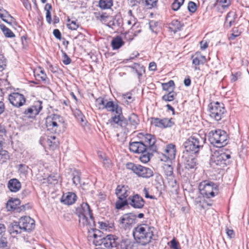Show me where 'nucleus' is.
Masks as SVG:
<instances>
[{"label":"nucleus","mask_w":249,"mask_h":249,"mask_svg":"<svg viewBox=\"0 0 249 249\" xmlns=\"http://www.w3.org/2000/svg\"><path fill=\"white\" fill-rule=\"evenodd\" d=\"M139 137L141 139L139 142L129 143V150L135 153H141L140 159L142 162L147 163L150 160L149 155L157 150L155 145V137L150 134L140 133Z\"/></svg>","instance_id":"nucleus-1"},{"label":"nucleus","mask_w":249,"mask_h":249,"mask_svg":"<svg viewBox=\"0 0 249 249\" xmlns=\"http://www.w3.org/2000/svg\"><path fill=\"white\" fill-rule=\"evenodd\" d=\"M109 122L111 125L115 124L120 126L123 129L124 133L127 134L129 131L137 128L140 120L137 115L132 113L128 117V120H126L122 113L120 116L112 117L109 120Z\"/></svg>","instance_id":"nucleus-2"},{"label":"nucleus","mask_w":249,"mask_h":249,"mask_svg":"<svg viewBox=\"0 0 249 249\" xmlns=\"http://www.w3.org/2000/svg\"><path fill=\"white\" fill-rule=\"evenodd\" d=\"M153 227L147 224H141L134 228L133 235L136 242L144 246L148 244L153 236L154 230Z\"/></svg>","instance_id":"nucleus-3"},{"label":"nucleus","mask_w":249,"mask_h":249,"mask_svg":"<svg viewBox=\"0 0 249 249\" xmlns=\"http://www.w3.org/2000/svg\"><path fill=\"white\" fill-rule=\"evenodd\" d=\"M87 229H89L93 231L92 236L94 240L93 242L96 246H103L105 248L108 249H117L118 248V243L117 242L118 238L113 235H108L106 237H103L101 232L96 229L92 227V229L89 227H87Z\"/></svg>","instance_id":"nucleus-4"},{"label":"nucleus","mask_w":249,"mask_h":249,"mask_svg":"<svg viewBox=\"0 0 249 249\" xmlns=\"http://www.w3.org/2000/svg\"><path fill=\"white\" fill-rule=\"evenodd\" d=\"M76 211L79 217L80 224L82 225L84 227H89L91 229L95 226V222L91 210L87 203H83L80 207L76 209Z\"/></svg>","instance_id":"nucleus-5"},{"label":"nucleus","mask_w":249,"mask_h":249,"mask_svg":"<svg viewBox=\"0 0 249 249\" xmlns=\"http://www.w3.org/2000/svg\"><path fill=\"white\" fill-rule=\"evenodd\" d=\"M208 137L210 143L217 147H223L228 143L227 133L221 129L211 131Z\"/></svg>","instance_id":"nucleus-6"},{"label":"nucleus","mask_w":249,"mask_h":249,"mask_svg":"<svg viewBox=\"0 0 249 249\" xmlns=\"http://www.w3.org/2000/svg\"><path fill=\"white\" fill-rule=\"evenodd\" d=\"M205 142V139L196 134L188 138L184 143V148L187 152L196 153L203 147Z\"/></svg>","instance_id":"nucleus-7"},{"label":"nucleus","mask_w":249,"mask_h":249,"mask_svg":"<svg viewBox=\"0 0 249 249\" xmlns=\"http://www.w3.org/2000/svg\"><path fill=\"white\" fill-rule=\"evenodd\" d=\"M198 189L200 193L206 198L214 197L218 194V187L213 182L204 180L199 183Z\"/></svg>","instance_id":"nucleus-8"},{"label":"nucleus","mask_w":249,"mask_h":249,"mask_svg":"<svg viewBox=\"0 0 249 249\" xmlns=\"http://www.w3.org/2000/svg\"><path fill=\"white\" fill-rule=\"evenodd\" d=\"M64 120L62 117L57 114H53L46 118V125L48 130L52 133H57L60 129L64 127Z\"/></svg>","instance_id":"nucleus-9"},{"label":"nucleus","mask_w":249,"mask_h":249,"mask_svg":"<svg viewBox=\"0 0 249 249\" xmlns=\"http://www.w3.org/2000/svg\"><path fill=\"white\" fill-rule=\"evenodd\" d=\"M209 111L210 117L217 121L223 118L226 113L224 105L218 102L211 103L209 105Z\"/></svg>","instance_id":"nucleus-10"},{"label":"nucleus","mask_w":249,"mask_h":249,"mask_svg":"<svg viewBox=\"0 0 249 249\" xmlns=\"http://www.w3.org/2000/svg\"><path fill=\"white\" fill-rule=\"evenodd\" d=\"M126 167L140 177L149 178L153 175V172L151 169L140 164L129 162L126 164Z\"/></svg>","instance_id":"nucleus-11"},{"label":"nucleus","mask_w":249,"mask_h":249,"mask_svg":"<svg viewBox=\"0 0 249 249\" xmlns=\"http://www.w3.org/2000/svg\"><path fill=\"white\" fill-rule=\"evenodd\" d=\"M231 158V156L226 153H214L211 158V162L221 167L227 164V161Z\"/></svg>","instance_id":"nucleus-12"},{"label":"nucleus","mask_w":249,"mask_h":249,"mask_svg":"<svg viewBox=\"0 0 249 249\" xmlns=\"http://www.w3.org/2000/svg\"><path fill=\"white\" fill-rule=\"evenodd\" d=\"M136 218L137 216L132 213L124 214L120 218V224L124 229L129 228L135 223Z\"/></svg>","instance_id":"nucleus-13"},{"label":"nucleus","mask_w":249,"mask_h":249,"mask_svg":"<svg viewBox=\"0 0 249 249\" xmlns=\"http://www.w3.org/2000/svg\"><path fill=\"white\" fill-rule=\"evenodd\" d=\"M8 99L14 107H19L23 106L26 102L24 95L18 92H13L9 95Z\"/></svg>","instance_id":"nucleus-14"},{"label":"nucleus","mask_w":249,"mask_h":249,"mask_svg":"<svg viewBox=\"0 0 249 249\" xmlns=\"http://www.w3.org/2000/svg\"><path fill=\"white\" fill-rule=\"evenodd\" d=\"M172 120V118H164L160 119L158 118H151V123L154 126L160 128L170 127L174 124Z\"/></svg>","instance_id":"nucleus-15"},{"label":"nucleus","mask_w":249,"mask_h":249,"mask_svg":"<svg viewBox=\"0 0 249 249\" xmlns=\"http://www.w3.org/2000/svg\"><path fill=\"white\" fill-rule=\"evenodd\" d=\"M42 102L40 101L35 102L33 106L26 109L24 113L28 117L33 118L37 115L42 108Z\"/></svg>","instance_id":"nucleus-16"},{"label":"nucleus","mask_w":249,"mask_h":249,"mask_svg":"<svg viewBox=\"0 0 249 249\" xmlns=\"http://www.w3.org/2000/svg\"><path fill=\"white\" fill-rule=\"evenodd\" d=\"M129 205L135 209H142L143 207L145 201L143 198L138 194L130 196L128 198Z\"/></svg>","instance_id":"nucleus-17"},{"label":"nucleus","mask_w":249,"mask_h":249,"mask_svg":"<svg viewBox=\"0 0 249 249\" xmlns=\"http://www.w3.org/2000/svg\"><path fill=\"white\" fill-rule=\"evenodd\" d=\"M19 220L20 221V225L23 231H31L35 228V220L30 217H21Z\"/></svg>","instance_id":"nucleus-18"},{"label":"nucleus","mask_w":249,"mask_h":249,"mask_svg":"<svg viewBox=\"0 0 249 249\" xmlns=\"http://www.w3.org/2000/svg\"><path fill=\"white\" fill-rule=\"evenodd\" d=\"M106 109L108 111L115 112L116 115L113 117L120 116L122 113V107L117 104H115L112 101H108L107 99L104 106V109Z\"/></svg>","instance_id":"nucleus-19"},{"label":"nucleus","mask_w":249,"mask_h":249,"mask_svg":"<svg viewBox=\"0 0 249 249\" xmlns=\"http://www.w3.org/2000/svg\"><path fill=\"white\" fill-rule=\"evenodd\" d=\"M77 196L72 192H67L63 194L61 199V203L67 205H71L74 204L77 200Z\"/></svg>","instance_id":"nucleus-20"},{"label":"nucleus","mask_w":249,"mask_h":249,"mask_svg":"<svg viewBox=\"0 0 249 249\" xmlns=\"http://www.w3.org/2000/svg\"><path fill=\"white\" fill-rule=\"evenodd\" d=\"M130 193L128 187L125 185H118L115 190V194L119 199H126Z\"/></svg>","instance_id":"nucleus-21"},{"label":"nucleus","mask_w":249,"mask_h":249,"mask_svg":"<svg viewBox=\"0 0 249 249\" xmlns=\"http://www.w3.org/2000/svg\"><path fill=\"white\" fill-rule=\"evenodd\" d=\"M0 18L9 25H12L15 23V18L1 6H0Z\"/></svg>","instance_id":"nucleus-22"},{"label":"nucleus","mask_w":249,"mask_h":249,"mask_svg":"<svg viewBox=\"0 0 249 249\" xmlns=\"http://www.w3.org/2000/svg\"><path fill=\"white\" fill-rule=\"evenodd\" d=\"M23 229L20 225V221L13 222L8 227V231L13 236L20 233Z\"/></svg>","instance_id":"nucleus-23"},{"label":"nucleus","mask_w":249,"mask_h":249,"mask_svg":"<svg viewBox=\"0 0 249 249\" xmlns=\"http://www.w3.org/2000/svg\"><path fill=\"white\" fill-rule=\"evenodd\" d=\"M176 154V146L173 144H169L166 146L165 149L164 155L167 157V159L170 160L175 158Z\"/></svg>","instance_id":"nucleus-24"},{"label":"nucleus","mask_w":249,"mask_h":249,"mask_svg":"<svg viewBox=\"0 0 249 249\" xmlns=\"http://www.w3.org/2000/svg\"><path fill=\"white\" fill-rule=\"evenodd\" d=\"M193 64L196 66L195 70H199L197 66L203 65L206 62L205 56L202 55L200 53H196L192 56Z\"/></svg>","instance_id":"nucleus-25"},{"label":"nucleus","mask_w":249,"mask_h":249,"mask_svg":"<svg viewBox=\"0 0 249 249\" xmlns=\"http://www.w3.org/2000/svg\"><path fill=\"white\" fill-rule=\"evenodd\" d=\"M164 173L167 178L171 180V185L173 187L175 186L177 184V181L174 179L173 177V168L169 165H165L164 166Z\"/></svg>","instance_id":"nucleus-26"},{"label":"nucleus","mask_w":249,"mask_h":249,"mask_svg":"<svg viewBox=\"0 0 249 249\" xmlns=\"http://www.w3.org/2000/svg\"><path fill=\"white\" fill-rule=\"evenodd\" d=\"M8 187L12 192H17L21 188L20 182L16 178L11 179L9 180Z\"/></svg>","instance_id":"nucleus-27"},{"label":"nucleus","mask_w":249,"mask_h":249,"mask_svg":"<svg viewBox=\"0 0 249 249\" xmlns=\"http://www.w3.org/2000/svg\"><path fill=\"white\" fill-rule=\"evenodd\" d=\"M118 246H120L121 249H133L134 243L129 239H122L120 242H118Z\"/></svg>","instance_id":"nucleus-28"},{"label":"nucleus","mask_w":249,"mask_h":249,"mask_svg":"<svg viewBox=\"0 0 249 249\" xmlns=\"http://www.w3.org/2000/svg\"><path fill=\"white\" fill-rule=\"evenodd\" d=\"M182 27V25L179 21L178 20H173L169 24V29L171 32L176 33L178 31L181 30Z\"/></svg>","instance_id":"nucleus-29"},{"label":"nucleus","mask_w":249,"mask_h":249,"mask_svg":"<svg viewBox=\"0 0 249 249\" xmlns=\"http://www.w3.org/2000/svg\"><path fill=\"white\" fill-rule=\"evenodd\" d=\"M196 163V160L192 156H188L186 158L184 162L185 167L188 169H192L195 168Z\"/></svg>","instance_id":"nucleus-30"},{"label":"nucleus","mask_w":249,"mask_h":249,"mask_svg":"<svg viewBox=\"0 0 249 249\" xmlns=\"http://www.w3.org/2000/svg\"><path fill=\"white\" fill-rule=\"evenodd\" d=\"M124 44L122 37L120 36H117L114 38L111 41V46L113 50L119 49Z\"/></svg>","instance_id":"nucleus-31"},{"label":"nucleus","mask_w":249,"mask_h":249,"mask_svg":"<svg viewBox=\"0 0 249 249\" xmlns=\"http://www.w3.org/2000/svg\"><path fill=\"white\" fill-rule=\"evenodd\" d=\"M129 67L135 71L139 77H141L145 71L144 67L139 63H134L133 65L130 66Z\"/></svg>","instance_id":"nucleus-32"},{"label":"nucleus","mask_w":249,"mask_h":249,"mask_svg":"<svg viewBox=\"0 0 249 249\" xmlns=\"http://www.w3.org/2000/svg\"><path fill=\"white\" fill-rule=\"evenodd\" d=\"M0 29L6 37L13 38L15 36L14 33L4 24H0Z\"/></svg>","instance_id":"nucleus-33"},{"label":"nucleus","mask_w":249,"mask_h":249,"mask_svg":"<svg viewBox=\"0 0 249 249\" xmlns=\"http://www.w3.org/2000/svg\"><path fill=\"white\" fill-rule=\"evenodd\" d=\"M10 159L9 153L6 150H3L2 144L0 142V161L2 163L6 162Z\"/></svg>","instance_id":"nucleus-34"},{"label":"nucleus","mask_w":249,"mask_h":249,"mask_svg":"<svg viewBox=\"0 0 249 249\" xmlns=\"http://www.w3.org/2000/svg\"><path fill=\"white\" fill-rule=\"evenodd\" d=\"M112 5V0H100L99 2V7L102 9H109L111 7Z\"/></svg>","instance_id":"nucleus-35"},{"label":"nucleus","mask_w":249,"mask_h":249,"mask_svg":"<svg viewBox=\"0 0 249 249\" xmlns=\"http://www.w3.org/2000/svg\"><path fill=\"white\" fill-rule=\"evenodd\" d=\"M47 143L50 147L53 148H55L58 144V141L56 140V137L54 135L48 136Z\"/></svg>","instance_id":"nucleus-36"},{"label":"nucleus","mask_w":249,"mask_h":249,"mask_svg":"<svg viewBox=\"0 0 249 249\" xmlns=\"http://www.w3.org/2000/svg\"><path fill=\"white\" fill-rule=\"evenodd\" d=\"M107 100V99L100 97L95 100V105L99 109L103 110Z\"/></svg>","instance_id":"nucleus-37"},{"label":"nucleus","mask_w":249,"mask_h":249,"mask_svg":"<svg viewBox=\"0 0 249 249\" xmlns=\"http://www.w3.org/2000/svg\"><path fill=\"white\" fill-rule=\"evenodd\" d=\"M177 94L174 91L171 90L168 92L166 94L164 95L162 97V99L166 102H171L174 100Z\"/></svg>","instance_id":"nucleus-38"},{"label":"nucleus","mask_w":249,"mask_h":249,"mask_svg":"<svg viewBox=\"0 0 249 249\" xmlns=\"http://www.w3.org/2000/svg\"><path fill=\"white\" fill-rule=\"evenodd\" d=\"M231 3V0H216V4L223 9L227 8Z\"/></svg>","instance_id":"nucleus-39"},{"label":"nucleus","mask_w":249,"mask_h":249,"mask_svg":"<svg viewBox=\"0 0 249 249\" xmlns=\"http://www.w3.org/2000/svg\"><path fill=\"white\" fill-rule=\"evenodd\" d=\"M174 86V82L173 80H170L167 83L162 84L163 89L165 91H168V92L171 91V90L173 91Z\"/></svg>","instance_id":"nucleus-40"},{"label":"nucleus","mask_w":249,"mask_h":249,"mask_svg":"<svg viewBox=\"0 0 249 249\" xmlns=\"http://www.w3.org/2000/svg\"><path fill=\"white\" fill-rule=\"evenodd\" d=\"M158 0H142V3L148 9H151L157 6Z\"/></svg>","instance_id":"nucleus-41"},{"label":"nucleus","mask_w":249,"mask_h":249,"mask_svg":"<svg viewBox=\"0 0 249 249\" xmlns=\"http://www.w3.org/2000/svg\"><path fill=\"white\" fill-rule=\"evenodd\" d=\"M128 200L127 199H119L116 202L115 206L117 209H121L125 206L128 205Z\"/></svg>","instance_id":"nucleus-42"},{"label":"nucleus","mask_w":249,"mask_h":249,"mask_svg":"<svg viewBox=\"0 0 249 249\" xmlns=\"http://www.w3.org/2000/svg\"><path fill=\"white\" fill-rule=\"evenodd\" d=\"M241 31L239 30L238 27H234L231 30V34L229 37L230 40H234L236 37L239 36Z\"/></svg>","instance_id":"nucleus-43"},{"label":"nucleus","mask_w":249,"mask_h":249,"mask_svg":"<svg viewBox=\"0 0 249 249\" xmlns=\"http://www.w3.org/2000/svg\"><path fill=\"white\" fill-rule=\"evenodd\" d=\"M20 200L18 199H15L14 200H10L7 202V207H10L12 209H15L18 205L19 204Z\"/></svg>","instance_id":"nucleus-44"},{"label":"nucleus","mask_w":249,"mask_h":249,"mask_svg":"<svg viewBox=\"0 0 249 249\" xmlns=\"http://www.w3.org/2000/svg\"><path fill=\"white\" fill-rule=\"evenodd\" d=\"M184 0H175L172 4V9L174 11H177L184 3Z\"/></svg>","instance_id":"nucleus-45"},{"label":"nucleus","mask_w":249,"mask_h":249,"mask_svg":"<svg viewBox=\"0 0 249 249\" xmlns=\"http://www.w3.org/2000/svg\"><path fill=\"white\" fill-rule=\"evenodd\" d=\"M122 97L124 102L127 104L131 103L134 100V98L132 96V94L130 93L123 94Z\"/></svg>","instance_id":"nucleus-46"},{"label":"nucleus","mask_w":249,"mask_h":249,"mask_svg":"<svg viewBox=\"0 0 249 249\" xmlns=\"http://www.w3.org/2000/svg\"><path fill=\"white\" fill-rule=\"evenodd\" d=\"M72 112L73 115L78 120H80L81 122H84V116L82 112L79 109H75V110H72Z\"/></svg>","instance_id":"nucleus-47"},{"label":"nucleus","mask_w":249,"mask_h":249,"mask_svg":"<svg viewBox=\"0 0 249 249\" xmlns=\"http://www.w3.org/2000/svg\"><path fill=\"white\" fill-rule=\"evenodd\" d=\"M34 75L36 77V79L38 81H41L45 82L47 79L46 73L38 74V73L35 72Z\"/></svg>","instance_id":"nucleus-48"},{"label":"nucleus","mask_w":249,"mask_h":249,"mask_svg":"<svg viewBox=\"0 0 249 249\" xmlns=\"http://www.w3.org/2000/svg\"><path fill=\"white\" fill-rule=\"evenodd\" d=\"M72 182L75 185H77L80 183V175L79 172H75L73 173Z\"/></svg>","instance_id":"nucleus-49"},{"label":"nucleus","mask_w":249,"mask_h":249,"mask_svg":"<svg viewBox=\"0 0 249 249\" xmlns=\"http://www.w3.org/2000/svg\"><path fill=\"white\" fill-rule=\"evenodd\" d=\"M68 27L71 30H76L79 27V24L76 20H72L70 23L67 24Z\"/></svg>","instance_id":"nucleus-50"},{"label":"nucleus","mask_w":249,"mask_h":249,"mask_svg":"<svg viewBox=\"0 0 249 249\" xmlns=\"http://www.w3.org/2000/svg\"><path fill=\"white\" fill-rule=\"evenodd\" d=\"M236 18V15L235 13V12H230L228 13V14H227V15L226 16V18L225 19V21H230L231 20L235 21V19Z\"/></svg>","instance_id":"nucleus-51"},{"label":"nucleus","mask_w":249,"mask_h":249,"mask_svg":"<svg viewBox=\"0 0 249 249\" xmlns=\"http://www.w3.org/2000/svg\"><path fill=\"white\" fill-rule=\"evenodd\" d=\"M188 9L191 13H194L196 10V5L193 1H189L188 4Z\"/></svg>","instance_id":"nucleus-52"},{"label":"nucleus","mask_w":249,"mask_h":249,"mask_svg":"<svg viewBox=\"0 0 249 249\" xmlns=\"http://www.w3.org/2000/svg\"><path fill=\"white\" fill-rule=\"evenodd\" d=\"M6 67V60L3 55L0 54V71H2Z\"/></svg>","instance_id":"nucleus-53"},{"label":"nucleus","mask_w":249,"mask_h":249,"mask_svg":"<svg viewBox=\"0 0 249 249\" xmlns=\"http://www.w3.org/2000/svg\"><path fill=\"white\" fill-rule=\"evenodd\" d=\"M170 247L173 249H180L179 247L178 243L175 239H172L171 242Z\"/></svg>","instance_id":"nucleus-54"},{"label":"nucleus","mask_w":249,"mask_h":249,"mask_svg":"<svg viewBox=\"0 0 249 249\" xmlns=\"http://www.w3.org/2000/svg\"><path fill=\"white\" fill-rule=\"evenodd\" d=\"M63 62L65 65H68L71 63V59L68 55L65 53H63Z\"/></svg>","instance_id":"nucleus-55"},{"label":"nucleus","mask_w":249,"mask_h":249,"mask_svg":"<svg viewBox=\"0 0 249 249\" xmlns=\"http://www.w3.org/2000/svg\"><path fill=\"white\" fill-rule=\"evenodd\" d=\"M8 242L7 239L4 237H1L0 238V248H4L7 246Z\"/></svg>","instance_id":"nucleus-56"},{"label":"nucleus","mask_w":249,"mask_h":249,"mask_svg":"<svg viewBox=\"0 0 249 249\" xmlns=\"http://www.w3.org/2000/svg\"><path fill=\"white\" fill-rule=\"evenodd\" d=\"M143 193L144 194V196L146 198H150L151 199H156V197L154 196L150 195L148 193V189L146 188L143 189Z\"/></svg>","instance_id":"nucleus-57"},{"label":"nucleus","mask_w":249,"mask_h":249,"mask_svg":"<svg viewBox=\"0 0 249 249\" xmlns=\"http://www.w3.org/2000/svg\"><path fill=\"white\" fill-rule=\"evenodd\" d=\"M241 76L240 72H236L235 74H232L231 75V82H234L237 80L239 77Z\"/></svg>","instance_id":"nucleus-58"},{"label":"nucleus","mask_w":249,"mask_h":249,"mask_svg":"<svg viewBox=\"0 0 249 249\" xmlns=\"http://www.w3.org/2000/svg\"><path fill=\"white\" fill-rule=\"evenodd\" d=\"M23 4L27 10H31V5L28 0H22Z\"/></svg>","instance_id":"nucleus-59"},{"label":"nucleus","mask_w":249,"mask_h":249,"mask_svg":"<svg viewBox=\"0 0 249 249\" xmlns=\"http://www.w3.org/2000/svg\"><path fill=\"white\" fill-rule=\"evenodd\" d=\"M54 36L57 39H60L61 38V34L58 29H54L53 31Z\"/></svg>","instance_id":"nucleus-60"},{"label":"nucleus","mask_w":249,"mask_h":249,"mask_svg":"<svg viewBox=\"0 0 249 249\" xmlns=\"http://www.w3.org/2000/svg\"><path fill=\"white\" fill-rule=\"evenodd\" d=\"M6 135V130L5 127L1 124H0V137H3Z\"/></svg>","instance_id":"nucleus-61"},{"label":"nucleus","mask_w":249,"mask_h":249,"mask_svg":"<svg viewBox=\"0 0 249 249\" xmlns=\"http://www.w3.org/2000/svg\"><path fill=\"white\" fill-rule=\"evenodd\" d=\"M149 69L151 71H156L157 69V65L156 63L154 62H150L149 65Z\"/></svg>","instance_id":"nucleus-62"},{"label":"nucleus","mask_w":249,"mask_h":249,"mask_svg":"<svg viewBox=\"0 0 249 249\" xmlns=\"http://www.w3.org/2000/svg\"><path fill=\"white\" fill-rule=\"evenodd\" d=\"M46 20L47 22L49 24H51L52 22V18H51V14L50 11L46 12Z\"/></svg>","instance_id":"nucleus-63"},{"label":"nucleus","mask_w":249,"mask_h":249,"mask_svg":"<svg viewBox=\"0 0 249 249\" xmlns=\"http://www.w3.org/2000/svg\"><path fill=\"white\" fill-rule=\"evenodd\" d=\"M107 25L109 28L113 29L114 27L116 25V22L115 20L113 19H112V20H109Z\"/></svg>","instance_id":"nucleus-64"}]
</instances>
